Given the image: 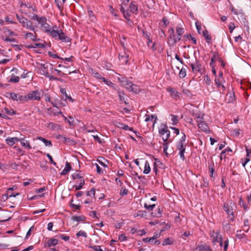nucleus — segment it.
Instances as JSON below:
<instances>
[{"label": "nucleus", "mask_w": 251, "mask_h": 251, "mask_svg": "<svg viewBox=\"0 0 251 251\" xmlns=\"http://www.w3.org/2000/svg\"><path fill=\"white\" fill-rule=\"evenodd\" d=\"M236 236L239 239H241L246 237V235L244 233H242L241 231L239 230L237 231Z\"/></svg>", "instance_id": "09e8293b"}, {"label": "nucleus", "mask_w": 251, "mask_h": 251, "mask_svg": "<svg viewBox=\"0 0 251 251\" xmlns=\"http://www.w3.org/2000/svg\"><path fill=\"white\" fill-rule=\"evenodd\" d=\"M155 204H151V205H148L147 204L145 203V205H144V207L145 208L148 210H152L154 207H155Z\"/></svg>", "instance_id": "a18cd8bd"}, {"label": "nucleus", "mask_w": 251, "mask_h": 251, "mask_svg": "<svg viewBox=\"0 0 251 251\" xmlns=\"http://www.w3.org/2000/svg\"><path fill=\"white\" fill-rule=\"evenodd\" d=\"M129 9H130V12H131L132 13H135V12H136L137 11L138 7L136 5H135V4H133L132 2H131L129 5Z\"/></svg>", "instance_id": "f704fd0d"}, {"label": "nucleus", "mask_w": 251, "mask_h": 251, "mask_svg": "<svg viewBox=\"0 0 251 251\" xmlns=\"http://www.w3.org/2000/svg\"><path fill=\"white\" fill-rule=\"evenodd\" d=\"M246 151L247 152V156L249 158L251 156V149H249L247 147H246Z\"/></svg>", "instance_id": "69168bd1"}, {"label": "nucleus", "mask_w": 251, "mask_h": 251, "mask_svg": "<svg viewBox=\"0 0 251 251\" xmlns=\"http://www.w3.org/2000/svg\"><path fill=\"white\" fill-rule=\"evenodd\" d=\"M167 90L169 92H171L172 96L175 97H178V98L179 97L178 92L177 91H176V90H175V89H174L173 88H172L171 87H169V88H167Z\"/></svg>", "instance_id": "bb28decb"}, {"label": "nucleus", "mask_w": 251, "mask_h": 251, "mask_svg": "<svg viewBox=\"0 0 251 251\" xmlns=\"http://www.w3.org/2000/svg\"><path fill=\"white\" fill-rule=\"evenodd\" d=\"M2 113L5 112L6 114L9 115H12L16 114V111L12 109H8L7 108L5 107L4 109L2 111Z\"/></svg>", "instance_id": "c85d7f7f"}, {"label": "nucleus", "mask_w": 251, "mask_h": 251, "mask_svg": "<svg viewBox=\"0 0 251 251\" xmlns=\"http://www.w3.org/2000/svg\"><path fill=\"white\" fill-rule=\"evenodd\" d=\"M151 171V168L150 166V164L147 161L145 164V169L144 170L143 173L145 174H148L150 173Z\"/></svg>", "instance_id": "473e14b6"}, {"label": "nucleus", "mask_w": 251, "mask_h": 251, "mask_svg": "<svg viewBox=\"0 0 251 251\" xmlns=\"http://www.w3.org/2000/svg\"><path fill=\"white\" fill-rule=\"evenodd\" d=\"M90 73L92 75H93L95 77H96L97 79H100L102 78V76L98 73L97 72L93 70V69L91 68L89 70Z\"/></svg>", "instance_id": "393cba45"}, {"label": "nucleus", "mask_w": 251, "mask_h": 251, "mask_svg": "<svg viewBox=\"0 0 251 251\" xmlns=\"http://www.w3.org/2000/svg\"><path fill=\"white\" fill-rule=\"evenodd\" d=\"M209 169L210 173V177L211 179H212V178H214L213 175L215 172V167L213 164L209 166Z\"/></svg>", "instance_id": "c9c22d12"}, {"label": "nucleus", "mask_w": 251, "mask_h": 251, "mask_svg": "<svg viewBox=\"0 0 251 251\" xmlns=\"http://www.w3.org/2000/svg\"><path fill=\"white\" fill-rule=\"evenodd\" d=\"M169 31L170 32V35L169 37H171V38L174 37H175V31H174L173 27H170V28L169 29Z\"/></svg>", "instance_id": "052dcab7"}, {"label": "nucleus", "mask_w": 251, "mask_h": 251, "mask_svg": "<svg viewBox=\"0 0 251 251\" xmlns=\"http://www.w3.org/2000/svg\"><path fill=\"white\" fill-rule=\"evenodd\" d=\"M185 139H186V136L184 134H183V135L181 137L178 145H183L184 142L185 141Z\"/></svg>", "instance_id": "680f3d73"}, {"label": "nucleus", "mask_w": 251, "mask_h": 251, "mask_svg": "<svg viewBox=\"0 0 251 251\" xmlns=\"http://www.w3.org/2000/svg\"><path fill=\"white\" fill-rule=\"evenodd\" d=\"M87 195L94 197L95 195V189L93 188H92L90 191H87Z\"/></svg>", "instance_id": "37998d69"}, {"label": "nucleus", "mask_w": 251, "mask_h": 251, "mask_svg": "<svg viewBox=\"0 0 251 251\" xmlns=\"http://www.w3.org/2000/svg\"><path fill=\"white\" fill-rule=\"evenodd\" d=\"M8 94L10 95V98H11L13 100H20L23 101L24 100H22L20 99V97H24V96H21L19 94H15L14 93H9Z\"/></svg>", "instance_id": "a211bd4d"}, {"label": "nucleus", "mask_w": 251, "mask_h": 251, "mask_svg": "<svg viewBox=\"0 0 251 251\" xmlns=\"http://www.w3.org/2000/svg\"><path fill=\"white\" fill-rule=\"evenodd\" d=\"M79 183L78 184V185H74V187L75 188V190H80L81 189L83 185H84V179H81V180H80L79 181Z\"/></svg>", "instance_id": "2f4dec72"}, {"label": "nucleus", "mask_w": 251, "mask_h": 251, "mask_svg": "<svg viewBox=\"0 0 251 251\" xmlns=\"http://www.w3.org/2000/svg\"><path fill=\"white\" fill-rule=\"evenodd\" d=\"M195 251H212V250L209 246L201 245L197 247L195 249Z\"/></svg>", "instance_id": "ddd939ff"}, {"label": "nucleus", "mask_w": 251, "mask_h": 251, "mask_svg": "<svg viewBox=\"0 0 251 251\" xmlns=\"http://www.w3.org/2000/svg\"><path fill=\"white\" fill-rule=\"evenodd\" d=\"M10 166L13 169L18 170V168L19 166V165L17 163L14 162L10 165Z\"/></svg>", "instance_id": "e2e57ef3"}, {"label": "nucleus", "mask_w": 251, "mask_h": 251, "mask_svg": "<svg viewBox=\"0 0 251 251\" xmlns=\"http://www.w3.org/2000/svg\"><path fill=\"white\" fill-rule=\"evenodd\" d=\"M76 235L77 236V237H79V236H83L85 238L87 237V233L84 232V231H78Z\"/></svg>", "instance_id": "79ce46f5"}, {"label": "nucleus", "mask_w": 251, "mask_h": 251, "mask_svg": "<svg viewBox=\"0 0 251 251\" xmlns=\"http://www.w3.org/2000/svg\"><path fill=\"white\" fill-rule=\"evenodd\" d=\"M72 169V167L70 163L66 162L65 168L62 172L60 173L61 175H66Z\"/></svg>", "instance_id": "2eb2a0df"}, {"label": "nucleus", "mask_w": 251, "mask_h": 251, "mask_svg": "<svg viewBox=\"0 0 251 251\" xmlns=\"http://www.w3.org/2000/svg\"><path fill=\"white\" fill-rule=\"evenodd\" d=\"M121 83L123 86L126 87L129 91H132L135 93H137L139 92L140 89L139 87L136 85L133 84L131 81L127 79L121 80Z\"/></svg>", "instance_id": "39448f33"}, {"label": "nucleus", "mask_w": 251, "mask_h": 251, "mask_svg": "<svg viewBox=\"0 0 251 251\" xmlns=\"http://www.w3.org/2000/svg\"><path fill=\"white\" fill-rule=\"evenodd\" d=\"M90 248L93 249L95 251H103L102 250L100 249V246H91Z\"/></svg>", "instance_id": "13d9d810"}, {"label": "nucleus", "mask_w": 251, "mask_h": 251, "mask_svg": "<svg viewBox=\"0 0 251 251\" xmlns=\"http://www.w3.org/2000/svg\"><path fill=\"white\" fill-rule=\"evenodd\" d=\"M101 79H102L103 82H104L107 85H109L111 87L114 86V84L112 82H111L110 81H109L108 80L106 79L105 78L102 77Z\"/></svg>", "instance_id": "a19ab883"}, {"label": "nucleus", "mask_w": 251, "mask_h": 251, "mask_svg": "<svg viewBox=\"0 0 251 251\" xmlns=\"http://www.w3.org/2000/svg\"><path fill=\"white\" fill-rule=\"evenodd\" d=\"M47 156L49 158L51 163L53 164L55 166L56 165V163L53 161L51 156L50 154L47 153Z\"/></svg>", "instance_id": "4d7b16f0"}, {"label": "nucleus", "mask_w": 251, "mask_h": 251, "mask_svg": "<svg viewBox=\"0 0 251 251\" xmlns=\"http://www.w3.org/2000/svg\"><path fill=\"white\" fill-rule=\"evenodd\" d=\"M58 242V240L56 239H50L47 241L46 246L47 245L48 247L54 246L56 245Z\"/></svg>", "instance_id": "f3484780"}, {"label": "nucleus", "mask_w": 251, "mask_h": 251, "mask_svg": "<svg viewBox=\"0 0 251 251\" xmlns=\"http://www.w3.org/2000/svg\"><path fill=\"white\" fill-rule=\"evenodd\" d=\"M27 21V19L24 17H21L19 20V22L23 25V26H25V23Z\"/></svg>", "instance_id": "c03bdc74"}, {"label": "nucleus", "mask_w": 251, "mask_h": 251, "mask_svg": "<svg viewBox=\"0 0 251 251\" xmlns=\"http://www.w3.org/2000/svg\"><path fill=\"white\" fill-rule=\"evenodd\" d=\"M175 242V240L170 239V238H167L164 239V240L163 242L162 245L163 246H166V245H173Z\"/></svg>", "instance_id": "5701e85b"}, {"label": "nucleus", "mask_w": 251, "mask_h": 251, "mask_svg": "<svg viewBox=\"0 0 251 251\" xmlns=\"http://www.w3.org/2000/svg\"><path fill=\"white\" fill-rule=\"evenodd\" d=\"M235 96H234V92L233 91L232 89L230 90L229 87L228 88L227 92L226 94L225 98V101L227 103H231L233 102L234 101H235Z\"/></svg>", "instance_id": "6e6552de"}, {"label": "nucleus", "mask_w": 251, "mask_h": 251, "mask_svg": "<svg viewBox=\"0 0 251 251\" xmlns=\"http://www.w3.org/2000/svg\"><path fill=\"white\" fill-rule=\"evenodd\" d=\"M72 220L76 221V222H79V221H82L84 222L86 220V218L84 216H75L72 217Z\"/></svg>", "instance_id": "cd10ccee"}, {"label": "nucleus", "mask_w": 251, "mask_h": 251, "mask_svg": "<svg viewBox=\"0 0 251 251\" xmlns=\"http://www.w3.org/2000/svg\"><path fill=\"white\" fill-rule=\"evenodd\" d=\"M176 30L177 35L181 36L184 32L183 28L181 27H177Z\"/></svg>", "instance_id": "8fccbe9b"}, {"label": "nucleus", "mask_w": 251, "mask_h": 251, "mask_svg": "<svg viewBox=\"0 0 251 251\" xmlns=\"http://www.w3.org/2000/svg\"><path fill=\"white\" fill-rule=\"evenodd\" d=\"M177 148L179 151V154L180 155V158L182 160H184L185 159L184 153L185 151V148L183 147V145H178L177 146Z\"/></svg>", "instance_id": "4468645a"}, {"label": "nucleus", "mask_w": 251, "mask_h": 251, "mask_svg": "<svg viewBox=\"0 0 251 251\" xmlns=\"http://www.w3.org/2000/svg\"><path fill=\"white\" fill-rule=\"evenodd\" d=\"M6 142L9 146H13L15 144L13 137L7 139Z\"/></svg>", "instance_id": "49530a36"}, {"label": "nucleus", "mask_w": 251, "mask_h": 251, "mask_svg": "<svg viewBox=\"0 0 251 251\" xmlns=\"http://www.w3.org/2000/svg\"><path fill=\"white\" fill-rule=\"evenodd\" d=\"M50 36L53 38L58 37L59 40L65 43L71 42V39L61 29H57L56 26L52 27V32H50Z\"/></svg>", "instance_id": "7ed1b4c3"}, {"label": "nucleus", "mask_w": 251, "mask_h": 251, "mask_svg": "<svg viewBox=\"0 0 251 251\" xmlns=\"http://www.w3.org/2000/svg\"><path fill=\"white\" fill-rule=\"evenodd\" d=\"M157 238V237L155 236H154L152 237H151V238H144L143 239V241L144 242H151L152 243L153 241L156 239Z\"/></svg>", "instance_id": "58836bf2"}, {"label": "nucleus", "mask_w": 251, "mask_h": 251, "mask_svg": "<svg viewBox=\"0 0 251 251\" xmlns=\"http://www.w3.org/2000/svg\"><path fill=\"white\" fill-rule=\"evenodd\" d=\"M128 54L126 51H123L119 54V59L122 64H126L128 62Z\"/></svg>", "instance_id": "9d476101"}, {"label": "nucleus", "mask_w": 251, "mask_h": 251, "mask_svg": "<svg viewBox=\"0 0 251 251\" xmlns=\"http://www.w3.org/2000/svg\"><path fill=\"white\" fill-rule=\"evenodd\" d=\"M203 34L204 37H205L207 43H210L211 40V38L208 34V31L207 30H205L203 31Z\"/></svg>", "instance_id": "ea45409f"}, {"label": "nucleus", "mask_w": 251, "mask_h": 251, "mask_svg": "<svg viewBox=\"0 0 251 251\" xmlns=\"http://www.w3.org/2000/svg\"><path fill=\"white\" fill-rule=\"evenodd\" d=\"M217 58H219L218 55L217 56L215 55H214V56L211 58V61L210 63V65L211 67H215L214 63L215 61V60L217 59Z\"/></svg>", "instance_id": "de8ad7c7"}, {"label": "nucleus", "mask_w": 251, "mask_h": 251, "mask_svg": "<svg viewBox=\"0 0 251 251\" xmlns=\"http://www.w3.org/2000/svg\"><path fill=\"white\" fill-rule=\"evenodd\" d=\"M3 29L4 30V32L6 33H7L9 35H14L13 32L10 31L9 29H7L6 27L3 28Z\"/></svg>", "instance_id": "0e129e2a"}, {"label": "nucleus", "mask_w": 251, "mask_h": 251, "mask_svg": "<svg viewBox=\"0 0 251 251\" xmlns=\"http://www.w3.org/2000/svg\"><path fill=\"white\" fill-rule=\"evenodd\" d=\"M60 92L63 95H64L65 96L66 100H68L72 102H74V100L73 99V98L71 96H68L66 89L65 88H61L60 90Z\"/></svg>", "instance_id": "b1692460"}, {"label": "nucleus", "mask_w": 251, "mask_h": 251, "mask_svg": "<svg viewBox=\"0 0 251 251\" xmlns=\"http://www.w3.org/2000/svg\"><path fill=\"white\" fill-rule=\"evenodd\" d=\"M162 145L163 146V151H164V152L166 155H168V153L167 152V149H168V143H164Z\"/></svg>", "instance_id": "5fc2aeb1"}, {"label": "nucleus", "mask_w": 251, "mask_h": 251, "mask_svg": "<svg viewBox=\"0 0 251 251\" xmlns=\"http://www.w3.org/2000/svg\"><path fill=\"white\" fill-rule=\"evenodd\" d=\"M192 68V71L195 73H199L201 75L203 72V68L201 64L199 63V61L196 59L195 63H191L189 64Z\"/></svg>", "instance_id": "423d86ee"}, {"label": "nucleus", "mask_w": 251, "mask_h": 251, "mask_svg": "<svg viewBox=\"0 0 251 251\" xmlns=\"http://www.w3.org/2000/svg\"><path fill=\"white\" fill-rule=\"evenodd\" d=\"M186 75V70L184 68H181L179 73V76L180 78H184Z\"/></svg>", "instance_id": "4c0bfd02"}, {"label": "nucleus", "mask_w": 251, "mask_h": 251, "mask_svg": "<svg viewBox=\"0 0 251 251\" xmlns=\"http://www.w3.org/2000/svg\"><path fill=\"white\" fill-rule=\"evenodd\" d=\"M37 139L42 141L46 146H52V143L50 140H48L41 136L37 137Z\"/></svg>", "instance_id": "4be33fe9"}, {"label": "nucleus", "mask_w": 251, "mask_h": 251, "mask_svg": "<svg viewBox=\"0 0 251 251\" xmlns=\"http://www.w3.org/2000/svg\"><path fill=\"white\" fill-rule=\"evenodd\" d=\"M32 20L37 21L39 25H41V29L50 35V32H52V27L50 25L47 23L46 18L45 17H39L37 15L34 14L32 16L30 17L28 16Z\"/></svg>", "instance_id": "f257e3e1"}, {"label": "nucleus", "mask_w": 251, "mask_h": 251, "mask_svg": "<svg viewBox=\"0 0 251 251\" xmlns=\"http://www.w3.org/2000/svg\"><path fill=\"white\" fill-rule=\"evenodd\" d=\"M25 27L27 28L34 31V26L33 25V23L30 21L27 20V21L25 23Z\"/></svg>", "instance_id": "c756f323"}, {"label": "nucleus", "mask_w": 251, "mask_h": 251, "mask_svg": "<svg viewBox=\"0 0 251 251\" xmlns=\"http://www.w3.org/2000/svg\"><path fill=\"white\" fill-rule=\"evenodd\" d=\"M25 38L26 39L30 38L32 41H34L36 40L37 35L35 31L33 33L31 32H26L25 34Z\"/></svg>", "instance_id": "dca6fc26"}, {"label": "nucleus", "mask_w": 251, "mask_h": 251, "mask_svg": "<svg viewBox=\"0 0 251 251\" xmlns=\"http://www.w3.org/2000/svg\"><path fill=\"white\" fill-rule=\"evenodd\" d=\"M172 117V120L173 122V125H176L177 123V116L175 115H171Z\"/></svg>", "instance_id": "bf43d9fd"}, {"label": "nucleus", "mask_w": 251, "mask_h": 251, "mask_svg": "<svg viewBox=\"0 0 251 251\" xmlns=\"http://www.w3.org/2000/svg\"><path fill=\"white\" fill-rule=\"evenodd\" d=\"M244 227L243 229L246 232H247L249 230V221L248 219H245L244 221Z\"/></svg>", "instance_id": "e433bc0d"}, {"label": "nucleus", "mask_w": 251, "mask_h": 251, "mask_svg": "<svg viewBox=\"0 0 251 251\" xmlns=\"http://www.w3.org/2000/svg\"><path fill=\"white\" fill-rule=\"evenodd\" d=\"M159 134L162 135V139L164 141V143H166V141L170 136V132L166 126H164V127L161 128L159 131Z\"/></svg>", "instance_id": "0eeeda50"}, {"label": "nucleus", "mask_w": 251, "mask_h": 251, "mask_svg": "<svg viewBox=\"0 0 251 251\" xmlns=\"http://www.w3.org/2000/svg\"><path fill=\"white\" fill-rule=\"evenodd\" d=\"M226 152L231 153L232 152V150L230 148H228L227 149H226L225 150L221 152V157H220L221 161L223 159V158H225V159H226V158L228 159V156H227V157L226 156Z\"/></svg>", "instance_id": "aec40b11"}, {"label": "nucleus", "mask_w": 251, "mask_h": 251, "mask_svg": "<svg viewBox=\"0 0 251 251\" xmlns=\"http://www.w3.org/2000/svg\"><path fill=\"white\" fill-rule=\"evenodd\" d=\"M235 28V26L233 23H230L229 25V29L230 33H231L234 29Z\"/></svg>", "instance_id": "864d4df0"}, {"label": "nucleus", "mask_w": 251, "mask_h": 251, "mask_svg": "<svg viewBox=\"0 0 251 251\" xmlns=\"http://www.w3.org/2000/svg\"><path fill=\"white\" fill-rule=\"evenodd\" d=\"M212 67V74L215 77V83L217 85L218 87H220V81H219V79L216 78L217 75H216V69H215V67Z\"/></svg>", "instance_id": "7c9ffc66"}, {"label": "nucleus", "mask_w": 251, "mask_h": 251, "mask_svg": "<svg viewBox=\"0 0 251 251\" xmlns=\"http://www.w3.org/2000/svg\"><path fill=\"white\" fill-rule=\"evenodd\" d=\"M42 90H34L30 91L26 96L24 97H20L22 100H25V101L30 100H40L41 99V92Z\"/></svg>", "instance_id": "20e7f679"}, {"label": "nucleus", "mask_w": 251, "mask_h": 251, "mask_svg": "<svg viewBox=\"0 0 251 251\" xmlns=\"http://www.w3.org/2000/svg\"><path fill=\"white\" fill-rule=\"evenodd\" d=\"M45 75L50 78V80H56L58 79L57 77H54L52 75H50L48 73H45Z\"/></svg>", "instance_id": "3c124183"}, {"label": "nucleus", "mask_w": 251, "mask_h": 251, "mask_svg": "<svg viewBox=\"0 0 251 251\" xmlns=\"http://www.w3.org/2000/svg\"><path fill=\"white\" fill-rule=\"evenodd\" d=\"M47 127L52 130L61 129V126L58 124H55L53 123H49L48 124Z\"/></svg>", "instance_id": "6ab92c4d"}, {"label": "nucleus", "mask_w": 251, "mask_h": 251, "mask_svg": "<svg viewBox=\"0 0 251 251\" xmlns=\"http://www.w3.org/2000/svg\"><path fill=\"white\" fill-rule=\"evenodd\" d=\"M119 239L121 241H124L126 239V237L125 236L124 234H122L119 236Z\"/></svg>", "instance_id": "338daca9"}, {"label": "nucleus", "mask_w": 251, "mask_h": 251, "mask_svg": "<svg viewBox=\"0 0 251 251\" xmlns=\"http://www.w3.org/2000/svg\"><path fill=\"white\" fill-rule=\"evenodd\" d=\"M198 126L199 128L204 132H207L209 131V128L207 124L203 121H198Z\"/></svg>", "instance_id": "1a4fd4ad"}, {"label": "nucleus", "mask_w": 251, "mask_h": 251, "mask_svg": "<svg viewBox=\"0 0 251 251\" xmlns=\"http://www.w3.org/2000/svg\"><path fill=\"white\" fill-rule=\"evenodd\" d=\"M20 142H21V145L23 147H25L27 148L28 149H31V147L29 143L28 142H27V141L25 140L24 138H21L20 140Z\"/></svg>", "instance_id": "412c9836"}, {"label": "nucleus", "mask_w": 251, "mask_h": 251, "mask_svg": "<svg viewBox=\"0 0 251 251\" xmlns=\"http://www.w3.org/2000/svg\"><path fill=\"white\" fill-rule=\"evenodd\" d=\"M210 235L213 245H214L216 242H219L218 241L219 236V232L218 231L215 232L214 230L210 231Z\"/></svg>", "instance_id": "9b49d317"}, {"label": "nucleus", "mask_w": 251, "mask_h": 251, "mask_svg": "<svg viewBox=\"0 0 251 251\" xmlns=\"http://www.w3.org/2000/svg\"><path fill=\"white\" fill-rule=\"evenodd\" d=\"M236 205L231 201H228L224 203L223 210L227 215L228 218L232 221L234 220V215L236 211Z\"/></svg>", "instance_id": "f03ea898"}, {"label": "nucleus", "mask_w": 251, "mask_h": 251, "mask_svg": "<svg viewBox=\"0 0 251 251\" xmlns=\"http://www.w3.org/2000/svg\"><path fill=\"white\" fill-rule=\"evenodd\" d=\"M21 7H22V9H21V11L22 13H25L26 15H27V13L26 12V10H25V7L29 8H32V10L33 11H36V8H32V6H30V4H29V6H27V5H26V4H22L21 5Z\"/></svg>", "instance_id": "a878e982"}, {"label": "nucleus", "mask_w": 251, "mask_h": 251, "mask_svg": "<svg viewBox=\"0 0 251 251\" xmlns=\"http://www.w3.org/2000/svg\"><path fill=\"white\" fill-rule=\"evenodd\" d=\"M20 78L19 76H16L15 75H12L11 78L9 80V82H15L17 83L19 81Z\"/></svg>", "instance_id": "72a5a7b5"}, {"label": "nucleus", "mask_w": 251, "mask_h": 251, "mask_svg": "<svg viewBox=\"0 0 251 251\" xmlns=\"http://www.w3.org/2000/svg\"><path fill=\"white\" fill-rule=\"evenodd\" d=\"M181 35H177L176 36L175 35V37L171 38L169 37L168 38V43L171 46H174L177 42L179 41L181 39Z\"/></svg>", "instance_id": "f8f14e48"}, {"label": "nucleus", "mask_w": 251, "mask_h": 251, "mask_svg": "<svg viewBox=\"0 0 251 251\" xmlns=\"http://www.w3.org/2000/svg\"><path fill=\"white\" fill-rule=\"evenodd\" d=\"M128 190L126 189H121L120 195L121 196L126 195L127 194Z\"/></svg>", "instance_id": "774afa93"}, {"label": "nucleus", "mask_w": 251, "mask_h": 251, "mask_svg": "<svg viewBox=\"0 0 251 251\" xmlns=\"http://www.w3.org/2000/svg\"><path fill=\"white\" fill-rule=\"evenodd\" d=\"M59 238L65 240V241H68L70 239V237L69 236H66L64 234H61L59 235Z\"/></svg>", "instance_id": "603ef678"}, {"label": "nucleus", "mask_w": 251, "mask_h": 251, "mask_svg": "<svg viewBox=\"0 0 251 251\" xmlns=\"http://www.w3.org/2000/svg\"><path fill=\"white\" fill-rule=\"evenodd\" d=\"M72 177L73 179H79L81 180V179H83L82 177L79 174H74L72 175Z\"/></svg>", "instance_id": "6e6d98bb"}]
</instances>
